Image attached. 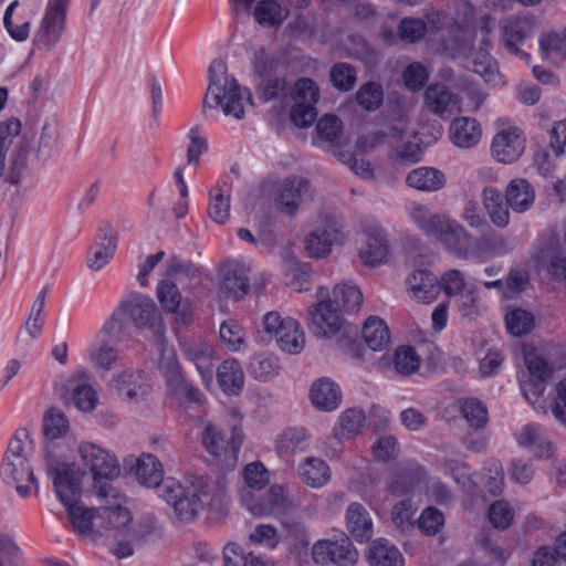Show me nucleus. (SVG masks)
Listing matches in <instances>:
<instances>
[{
	"mask_svg": "<svg viewBox=\"0 0 566 566\" xmlns=\"http://www.w3.org/2000/svg\"><path fill=\"white\" fill-rule=\"evenodd\" d=\"M32 441L30 440L27 430L21 429L17 431L14 437L10 440L6 458L13 459H29Z\"/></svg>",
	"mask_w": 566,
	"mask_h": 566,
	"instance_id": "nucleus-60",
	"label": "nucleus"
},
{
	"mask_svg": "<svg viewBox=\"0 0 566 566\" xmlns=\"http://www.w3.org/2000/svg\"><path fill=\"white\" fill-rule=\"evenodd\" d=\"M209 74L210 84L203 99V107L221 108L226 116L243 118L245 90L228 75L226 63L222 60H214L209 67Z\"/></svg>",
	"mask_w": 566,
	"mask_h": 566,
	"instance_id": "nucleus-4",
	"label": "nucleus"
},
{
	"mask_svg": "<svg viewBox=\"0 0 566 566\" xmlns=\"http://www.w3.org/2000/svg\"><path fill=\"white\" fill-rule=\"evenodd\" d=\"M420 357L411 346H401L396 349L394 357V367L396 371L403 376H409L418 371L420 367Z\"/></svg>",
	"mask_w": 566,
	"mask_h": 566,
	"instance_id": "nucleus-48",
	"label": "nucleus"
},
{
	"mask_svg": "<svg viewBox=\"0 0 566 566\" xmlns=\"http://www.w3.org/2000/svg\"><path fill=\"white\" fill-rule=\"evenodd\" d=\"M482 199L491 221L499 228H505L510 220V206L502 193L495 188H484Z\"/></svg>",
	"mask_w": 566,
	"mask_h": 566,
	"instance_id": "nucleus-31",
	"label": "nucleus"
},
{
	"mask_svg": "<svg viewBox=\"0 0 566 566\" xmlns=\"http://www.w3.org/2000/svg\"><path fill=\"white\" fill-rule=\"evenodd\" d=\"M253 17L261 25L274 27L286 19L287 11L275 0H262L255 6Z\"/></svg>",
	"mask_w": 566,
	"mask_h": 566,
	"instance_id": "nucleus-42",
	"label": "nucleus"
},
{
	"mask_svg": "<svg viewBox=\"0 0 566 566\" xmlns=\"http://www.w3.org/2000/svg\"><path fill=\"white\" fill-rule=\"evenodd\" d=\"M461 413L468 423L475 429L483 428L488 422L486 407L479 399H464L461 403Z\"/></svg>",
	"mask_w": 566,
	"mask_h": 566,
	"instance_id": "nucleus-51",
	"label": "nucleus"
},
{
	"mask_svg": "<svg viewBox=\"0 0 566 566\" xmlns=\"http://www.w3.org/2000/svg\"><path fill=\"white\" fill-rule=\"evenodd\" d=\"M324 289H319V296L323 298L312 306L310 312L311 323L308 325L312 334L318 338L337 337L340 346H352L357 336V327L345 325L339 312H357L363 303L360 290L350 283H343L335 286L333 300L324 298Z\"/></svg>",
	"mask_w": 566,
	"mask_h": 566,
	"instance_id": "nucleus-1",
	"label": "nucleus"
},
{
	"mask_svg": "<svg viewBox=\"0 0 566 566\" xmlns=\"http://www.w3.org/2000/svg\"><path fill=\"white\" fill-rule=\"evenodd\" d=\"M505 324L510 334L520 337L533 331L535 318L534 315L526 310L514 308L506 313Z\"/></svg>",
	"mask_w": 566,
	"mask_h": 566,
	"instance_id": "nucleus-44",
	"label": "nucleus"
},
{
	"mask_svg": "<svg viewBox=\"0 0 566 566\" xmlns=\"http://www.w3.org/2000/svg\"><path fill=\"white\" fill-rule=\"evenodd\" d=\"M340 398L342 395L338 386L329 379H318L312 385L311 400L319 410H335L340 403Z\"/></svg>",
	"mask_w": 566,
	"mask_h": 566,
	"instance_id": "nucleus-27",
	"label": "nucleus"
},
{
	"mask_svg": "<svg viewBox=\"0 0 566 566\" xmlns=\"http://www.w3.org/2000/svg\"><path fill=\"white\" fill-rule=\"evenodd\" d=\"M69 430V421L65 415L57 409H50L43 419V431L49 446L53 451V441L62 438ZM54 454V452H52Z\"/></svg>",
	"mask_w": 566,
	"mask_h": 566,
	"instance_id": "nucleus-41",
	"label": "nucleus"
},
{
	"mask_svg": "<svg viewBox=\"0 0 566 566\" xmlns=\"http://www.w3.org/2000/svg\"><path fill=\"white\" fill-rule=\"evenodd\" d=\"M361 333L367 346L373 350H382L390 340L388 326L376 316H370L365 322Z\"/></svg>",
	"mask_w": 566,
	"mask_h": 566,
	"instance_id": "nucleus-38",
	"label": "nucleus"
},
{
	"mask_svg": "<svg viewBox=\"0 0 566 566\" xmlns=\"http://www.w3.org/2000/svg\"><path fill=\"white\" fill-rule=\"evenodd\" d=\"M249 265L240 262H228L220 270L219 292L226 297L240 300L250 287Z\"/></svg>",
	"mask_w": 566,
	"mask_h": 566,
	"instance_id": "nucleus-15",
	"label": "nucleus"
},
{
	"mask_svg": "<svg viewBox=\"0 0 566 566\" xmlns=\"http://www.w3.org/2000/svg\"><path fill=\"white\" fill-rule=\"evenodd\" d=\"M130 512L119 504L99 507L101 537L105 536L116 543L114 554L119 558L133 554V545L139 542L145 532L130 525Z\"/></svg>",
	"mask_w": 566,
	"mask_h": 566,
	"instance_id": "nucleus-6",
	"label": "nucleus"
},
{
	"mask_svg": "<svg viewBox=\"0 0 566 566\" xmlns=\"http://www.w3.org/2000/svg\"><path fill=\"white\" fill-rule=\"evenodd\" d=\"M72 398L75 407L83 412L94 410L98 401L96 391L85 384L75 386Z\"/></svg>",
	"mask_w": 566,
	"mask_h": 566,
	"instance_id": "nucleus-59",
	"label": "nucleus"
},
{
	"mask_svg": "<svg viewBox=\"0 0 566 566\" xmlns=\"http://www.w3.org/2000/svg\"><path fill=\"white\" fill-rule=\"evenodd\" d=\"M3 474L15 482V490L21 496H28L31 493L29 484H23L24 481L31 483L36 489V479L33 474L28 459H13L6 458L2 465Z\"/></svg>",
	"mask_w": 566,
	"mask_h": 566,
	"instance_id": "nucleus-23",
	"label": "nucleus"
},
{
	"mask_svg": "<svg viewBox=\"0 0 566 566\" xmlns=\"http://www.w3.org/2000/svg\"><path fill=\"white\" fill-rule=\"evenodd\" d=\"M220 338L230 350L237 352L243 344L244 333L240 325L234 321L229 319L220 326Z\"/></svg>",
	"mask_w": 566,
	"mask_h": 566,
	"instance_id": "nucleus-55",
	"label": "nucleus"
},
{
	"mask_svg": "<svg viewBox=\"0 0 566 566\" xmlns=\"http://www.w3.org/2000/svg\"><path fill=\"white\" fill-rule=\"evenodd\" d=\"M182 348L187 359L196 365L202 376L211 374L212 349L209 344L202 340H191L184 343Z\"/></svg>",
	"mask_w": 566,
	"mask_h": 566,
	"instance_id": "nucleus-40",
	"label": "nucleus"
},
{
	"mask_svg": "<svg viewBox=\"0 0 566 566\" xmlns=\"http://www.w3.org/2000/svg\"><path fill=\"white\" fill-rule=\"evenodd\" d=\"M69 2L70 0H54L46 10L41 31L46 36V42L50 45H54L63 32Z\"/></svg>",
	"mask_w": 566,
	"mask_h": 566,
	"instance_id": "nucleus-25",
	"label": "nucleus"
},
{
	"mask_svg": "<svg viewBox=\"0 0 566 566\" xmlns=\"http://www.w3.org/2000/svg\"><path fill=\"white\" fill-rule=\"evenodd\" d=\"M244 481L249 488L261 490L269 483V472L260 462L248 464L243 471Z\"/></svg>",
	"mask_w": 566,
	"mask_h": 566,
	"instance_id": "nucleus-64",
	"label": "nucleus"
},
{
	"mask_svg": "<svg viewBox=\"0 0 566 566\" xmlns=\"http://www.w3.org/2000/svg\"><path fill=\"white\" fill-rule=\"evenodd\" d=\"M74 531L82 537L96 541L101 537L99 507L91 510L80 502L65 506Z\"/></svg>",
	"mask_w": 566,
	"mask_h": 566,
	"instance_id": "nucleus-18",
	"label": "nucleus"
},
{
	"mask_svg": "<svg viewBox=\"0 0 566 566\" xmlns=\"http://www.w3.org/2000/svg\"><path fill=\"white\" fill-rule=\"evenodd\" d=\"M356 102L367 112L377 111L384 102V90L379 83L367 82L356 92Z\"/></svg>",
	"mask_w": 566,
	"mask_h": 566,
	"instance_id": "nucleus-46",
	"label": "nucleus"
},
{
	"mask_svg": "<svg viewBox=\"0 0 566 566\" xmlns=\"http://www.w3.org/2000/svg\"><path fill=\"white\" fill-rule=\"evenodd\" d=\"M365 422V413L360 409L350 408L342 413L334 429L336 438L352 437L359 433Z\"/></svg>",
	"mask_w": 566,
	"mask_h": 566,
	"instance_id": "nucleus-45",
	"label": "nucleus"
},
{
	"mask_svg": "<svg viewBox=\"0 0 566 566\" xmlns=\"http://www.w3.org/2000/svg\"><path fill=\"white\" fill-rule=\"evenodd\" d=\"M473 71L481 75L488 83H495L497 80L499 71L488 49H482L474 53Z\"/></svg>",
	"mask_w": 566,
	"mask_h": 566,
	"instance_id": "nucleus-52",
	"label": "nucleus"
},
{
	"mask_svg": "<svg viewBox=\"0 0 566 566\" xmlns=\"http://www.w3.org/2000/svg\"><path fill=\"white\" fill-rule=\"evenodd\" d=\"M202 494H205L202 479L195 481L167 479L164 481L160 496L174 509L176 522L191 523L203 507Z\"/></svg>",
	"mask_w": 566,
	"mask_h": 566,
	"instance_id": "nucleus-5",
	"label": "nucleus"
},
{
	"mask_svg": "<svg viewBox=\"0 0 566 566\" xmlns=\"http://www.w3.org/2000/svg\"><path fill=\"white\" fill-rule=\"evenodd\" d=\"M243 371L237 360H226L218 368V381L228 395H237L243 386Z\"/></svg>",
	"mask_w": 566,
	"mask_h": 566,
	"instance_id": "nucleus-39",
	"label": "nucleus"
},
{
	"mask_svg": "<svg viewBox=\"0 0 566 566\" xmlns=\"http://www.w3.org/2000/svg\"><path fill=\"white\" fill-rule=\"evenodd\" d=\"M443 524V514L434 507H427L418 518V527L426 535L437 534Z\"/></svg>",
	"mask_w": 566,
	"mask_h": 566,
	"instance_id": "nucleus-57",
	"label": "nucleus"
},
{
	"mask_svg": "<svg viewBox=\"0 0 566 566\" xmlns=\"http://www.w3.org/2000/svg\"><path fill=\"white\" fill-rule=\"evenodd\" d=\"M264 331L273 334L283 352L298 354L305 345V336L298 323L291 318H282L277 312H269L263 319Z\"/></svg>",
	"mask_w": 566,
	"mask_h": 566,
	"instance_id": "nucleus-11",
	"label": "nucleus"
},
{
	"mask_svg": "<svg viewBox=\"0 0 566 566\" xmlns=\"http://www.w3.org/2000/svg\"><path fill=\"white\" fill-rule=\"evenodd\" d=\"M90 360L96 370L108 371L119 360V354L115 347L103 344L90 350Z\"/></svg>",
	"mask_w": 566,
	"mask_h": 566,
	"instance_id": "nucleus-49",
	"label": "nucleus"
},
{
	"mask_svg": "<svg viewBox=\"0 0 566 566\" xmlns=\"http://www.w3.org/2000/svg\"><path fill=\"white\" fill-rule=\"evenodd\" d=\"M217 192L211 197L209 206V217L216 223H224L230 217V199L229 196H224L221 189H217Z\"/></svg>",
	"mask_w": 566,
	"mask_h": 566,
	"instance_id": "nucleus-62",
	"label": "nucleus"
},
{
	"mask_svg": "<svg viewBox=\"0 0 566 566\" xmlns=\"http://www.w3.org/2000/svg\"><path fill=\"white\" fill-rule=\"evenodd\" d=\"M329 78L336 90L348 92L356 84V70L348 63H336L331 69Z\"/></svg>",
	"mask_w": 566,
	"mask_h": 566,
	"instance_id": "nucleus-50",
	"label": "nucleus"
},
{
	"mask_svg": "<svg viewBox=\"0 0 566 566\" xmlns=\"http://www.w3.org/2000/svg\"><path fill=\"white\" fill-rule=\"evenodd\" d=\"M347 532L358 542H366L373 536V521L366 507L357 502L349 504L345 514Z\"/></svg>",
	"mask_w": 566,
	"mask_h": 566,
	"instance_id": "nucleus-21",
	"label": "nucleus"
},
{
	"mask_svg": "<svg viewBox=\"0 0 566 566\" xmlns=\"http://www.w3.org/2000/svg\"><path fill=\"white\" fill-rule=\"evenodd\" d=\"M444 175L432 167H419L411 170L406 182L409 187L420 191H437L444 186Z\"/></svg>",
	"mask_w": 566,
	"mask_h": 566,
	"instance_id": "nucleus-30",
	"label": "nucleus"
},
{
	"mask_svg": "<svg viewBox=\"0 0 566 566\" xmlns=\"http://www.w3.org/2000/svg\"><path fill=\"white\" fill-rule=\"evenodd\" d=\"M46 472L52 478L55 492L64 506L80 502L82 495V472L75 464L61 462L48 446L44 450Z\"/></svg>",
	"mask_w": 566,
	"mask_h": 566,
	"instance_id": "nucleus-8",
	"label": "nucleus"
},
{
	"mask_svg": "<svg viewBox=\"0 0 566 566\" xmlns=\"http://www.w3.org/2000/svg\"><path fill=\"white\" fill-rule=\"evenodd\" d=\"M310 190V181L300 176L285 178L274 188V203L276 210L284 216L294 217Z\"/></svg>",
	"mask_w": 566,
	"mask_h": 566,
	"instance_id": "nucleus-13",
	"label": "nucleus"
},
{
	"mask_svg": "<svg viewBox=\"0 0 566 566\" xmlns=\"http://www.w3.org/2000/svg\"><path fill=\"white\" fill-rule=\"evenodd\" d=\"M407 211L419 230L436 239L450 253L460 259L472 255L473 239L460 223L450 220L443 213L433 212L427 205L419 202H411Z\"/></svg>",
	"mask_w": 566,
	"mask_h": 566,
	"instance_id": "nucleus-2",
	"label": "nucleus"
},
{
	"mask_svg": "<svg viewBox=\"0 0 566 566\" xmlns=\"http://www.w3.org/2000/svg\"><path fill=\"white\" fill-rule=\"evenodd\" d=\"M342 123L336 115H324L316 125V132L322 140L335 143L342 135Z\"/></svg>",
	"mask_w": 566,
	"mask_h": 566,
	"instance_id": "nucleus-54",
	"label": "nucleus"
},
{
	"mask_svg": "<svg viewBox=\"0 0 566 566\" xmlns=\"http://www.w3.org/2000/svg\"><path fill=\"white\" fill-rule=\"evenodd\" d=\"M422 472L417 465H407L397 471L395 480L390 483V492L395 495H402L411 492L421 480Z\"/></svg>",
	"mask_w": 566,
	"mask_h": 566,
	"instance_id": "nucleus-43",
	"label": "nucleus"
},
{
	"mask_svg": "<svg viewBox=\"0 0 566 566\" xmlns=\"http://www.w3.org/2000/svg\"><path fill=\"white\" fill-rule=\"evenodd\" d=\"M312 556L314 562L321 565L333 563L338 566H354L358 559V553L348 537L335 542H316L312 547Z\"/></svg>",
	"mask_w": 566,
	"mask_h": 566,
	"instance_id": "nucleus-14",
	"label": "nucleus"
},
{
	"mask_svg": "<svg viewBox=\"0 0 566 566\" xmlns=\"http://www.w3.org/2000/svg\"><path fill=\"white\" fill-rule=\"evenodd\" d=\"M243 441V434L237 428L223 433L213 424H207L202 432V442L206 450L220 458L227 465L234 467L238 453Z\"/></svg>",
	"mask_w": 566,
	"mask_h": 566,
	"instance_id": "nucleus-10",
	"label": "nucleus"
},
{
	"mask_svg": "<svg viewBox=\"0 0 566 566\" xmlns=\"http://www.w3.org/2000/svg\"><path fill=\"white\" fill-rule=\"evenodd\" d=\"M296 507V502L292 499L287 490L282 485L271 486L268 495V502L253 503L249 510L253 515H268L273 512L287 513Z\"/></svg>",
	"mask_w": 566,
	"mask_h": 566,
	"instance_id": "nucleus-22",
	"label": "nucleus"
},
{
	"mask_svg": "<svg viewBox=\"0 0 566 566\" xmlns=\"http://www.w3.org/2000/svg\"><path fill=\"white\" fill-rule=\"evenodd\" d=\"M389 254L387 239L381 231L375 230L368 233L367 248L360 252V260L366 266H377L385 262Z\"/></svg>",
	"mask_w": 566,
	"mask_h": 566,
	"instance_id": "nucleus-32",
	"label": "nucleus"
},
{
	"mask_svg": "<svg viewBox=\"0 0 566 566\" xmlns=\"http://www.w3.org/2000/svg\"><path fill=\"white\" fill-rule=\"evenodd\" d=\"M158 300L167 312H177L181 300L177 285L168 281L161 282L158 286Z\"/></svg>",
	"mask_w": 566,
	"mask_h": 566,
	"instance_id": "nucleus-61",
	"label": "nucleus"
},
{
	"mask_svg": "<svg viewBox=\"0 0 566 566\" xmlns=\"http://www.w3.org/2000/svg\"><path fill=\"white\" fill-rule=\"evenodd\" d=\"M516 440L520 446L530 448L536 447L537 452L536 455L541 457H551L553 453V446L551 442H543L541 439V434L538 429L533 424H526L522 428V430L516 436Z\"/></svg>",
	"mask_w": 566,
	"mask_h": 566,
	"instance_id": "nucleus-47",
	"label": "nucleus"
},
{
	"mask_svg": "<svg viewBox=\"0 0 566 566\" xmlns=\"http://www.w3.org/2000/svg\"><path fill=\"white\" fill-rule=\"evenodd\" d=\"M427 31L426 22L417 18L402 19L398 27L399 36L411 43L423 38Z\"/></svg>",
	"mask_w": 566,
	"mask_h": 566,
	"instance_id": "nucleus-58",
	"label": "nucleus"
},
{
	"mask_svg": "<svg viewBox=\"0 0 566 566\" xmlns=\"http://www.w3.org/2000/svg\"><path fill=\"white\" fill-rule=\"evenodd\" d=\"M532 33L530 20L521 15H509L499 22L500 43L511 54L530 61V54L521 49V45Z\"/></svg>",
	"mask_w": 566,
	"mask_h": 566,
	"instance_id": "nucleus-12",
	"label": "nucleus"
},
{
	"mask_svg": "<svg viewBox=\"0 0 566 566\" xmlns=\"http://www.w3.org/2000/svg\"><path fill=\"white\" fill-rule=\"evenodd\" d=\"M409 290L413 296L423 303L437 298L440 287L438 279L427 270H417L408 277Z\"/></svg>",
	"mask_w": 566,
	"mask_h": 566,
	"instance_id": "nucleus-28",
	"label": "nucleus"
},
{
	"mask_svg": "<svg viewBox=\"0 0 566 566\" xmlns=\"http://www.w3.org/2000/svg\"><path fill=\"white\" fill-rule=\"evenodd\" d=\"M524 144L525 140L517 128L502 129L494 136L491 151L497 161L510 164L522 156Z\"/></svg>",
	"mask_w": 566,
	"mask_h": 566,
	"instance_id": "nucleus-17",
	"label": "nucleus"
},
{
	"mask_svg": "<svg viewBox=\"0 0 566 566\" xmlns=\"http://www.w3.org/2000/svg\"><path fill=\"white\" fill-rule=\"evenodd\" d=\"M157 345L159 347L158 369L165 377L167 386L170 389H179L184 386V376L178 360L177 352L169 346L164 334H157Z\"/></svg>",
	"mask_w": 566,
	"mask_h": 566,
	"instance_id": "nucleus-19",
	"label": "nucleus"
},
{
	"mask_svg": "<svg viewBox=\"0 0 566 566\" xmlns=\"http://www.w3.org/2000/svg\"><path fill=\"white\" fill-rule=\"evenodd\" d=\"M107 243L96 251L93 258L88 261L87 266L92 271L102 270L114 256L117 249V238L111 234L106 238Z\"/></svg>",
	"mask_w": 566,
	"mask_h": 566,
	"instance_id": "nucleus-63",
	"label": "nucleus"
},
{
	"mask_svg": "<svg viewBox=\"0 0 566 566\" xmlns=\"http://www.w3.org/2000/svg\"><path fill=\"white\" fill-rule=\"evenodd\" d=\"M481 127L476 119L460 117L452 120L450 126L451 142L459 148H471L481 139Z\"/></svg>",
	"mask_w": 566,
	"mask_h": 566,
	"instance_id": "nucleus-24",
	"label": "nucleus"
},
{
	"mask_svg": "<svg viewBox=\"0 0 566 566\" xmlns=\"http://www.w3.org/2000/svg\"><path fill=\"white\" fill-rule=\"evenodd\" d=\"M119 396L130 401L143 399L149 389L147 376L142 370L127 369L113 379Z\"/></svg>",
	"mask_w": 566,
	"mask_h": 566,
	"instance_id": "nucleus-20",
	"label": "nucleus"
},
{
	"mask_svg": "<svg viewBox=\"0 0 566 566\" xmlns=\"http://www.w3.org/2000/svg\"><path fill=\"white\" fill-rule=\"evenodd\" d=\"M514 512L507 502L497 501L489 509V520L497 530H506L513 522Z\"/></svg>",
	"mask_w": 566,
	"mask_h": 566,
	"instance_id": "nucleus-56",
	"label": "nucleus"
},
{
	"mask_svg": "<svg viewBox=\"0 0 566 566\" xmlns=\"http://www.w3.org/2000/svg\"><path fill=\"white\" fill-rule=\"evenodd\" d=\"M31 147L27 139H21L11 153L9 160V170L6 175L4 181L17 186L21 182L23 172L28 168V161Z\"/></svg>",
	"mask_w": 566,
	"mask_h": 566,
	"instance_id": "nucleus-35",
	"label": "nucleus"
},
{
	"mask_svg": "<svg viewBox=\"0 0 566 566\" xmlns=\"http://www.w3.org/2000/svg\"><path fill=\"white\" fill-rule=\"evenodd\" d=\"M300 475L302 481L312 488L323 486L331 478L329 468L326 462L314 457L304 460L300 467Z\"/></svg>",
	"mask_w": 566,
	"mask_h": 566,
	"instance_id": "nucleus-36",
	"label": "nucleus"
},
{
	"mask_svg": "<svg viewBox=\"0 0 566 566\" xmlns=\"http://www.w3.org/2000/svg\"><path fill=\"white\" fill-rule=\"evenodd\" d=\"M338 235V231L332 226L316 228L305 238V250L312 256H325L331 252L332 245L337 242Z\"/></svg>",
	"mask_w": 566,
	"mask_h": 566,
	"instance_id": "nucleus-29",
	"label": "nucleus"
},
{
	"mask_svg": "<svg viewBox=\"0 0 566 566\" xmlns=\"http://www.w3.org/2000/svg\"><path fill=\"white\" fill-rule=\"evenodd\" d=\"M292 101L290 118L297 127H310L317 118L316 104L319 90L316 83L307 77L297 80L290 91Z\"/></svg>",
	"mask_w": 566,
	"mask_h": 566,
	"instance_id": "nucleus-9",
	"label": "nucleus"
},
{
	"mask_svg": "<svg viewBox=\"0 0 566 566\" xmlns=\"http://www.w3.org/2000/svg\"><path fill=\"white\" fill-rule=\"evenodd\" d=\"M129 324L136 328H147L156 334H164L160 314L155 302L142 293L132 292L124 297L104 324L102 332L118 337L125 333Z\"/></svg>",
	"mask_w": 566,
	"mask_h": 566,
	"instance_id": "nucleus-3",
	"label": "nucleus"
},
{
	"mask_svg": "<svg viewBox=\"0 0 566 566\" xmlns=\"http://www.w3.org/2000/svg\"><path fill=\"white\" fill-rule=\"evenodd\" d=\"M135 475L147 488H156L164 481L161 463L153 454H144L137 460Z\"/></svg>",
	"mask_w": 566,
	"mask_h": 566,
	"instance_id": "nucleus-34",
	"label": "nucleus"
},
{
	"mask_svg": "<svg viewBox=\"0 0 566 566\" xmlns=\"http://www.w3.org/2000/svg\"><path fill=\"white\" fill-rule=\"evenodd\" d=\"M223 566H274L263 556L250 552L244 554L242 547L235 543H228L223 547Z\"/></svg>",
	"mask_w": 566,
	"mask_h": 566,
	"instance_id": "nucleus-37",
	"label": "nucleus"
},
{
	"mask_svg": "<svg viewBox=\"0 0 566 566\" xmlns=\"http://www.w3.org/2000/svg\"><path fill=\"white\" fill-rule=\"evenodd\" d=\"M505 199L513 211L524 212L534 202V191L525 179H515L509 184Z\"/></svg>",
	"mask_w": 566,
	"mask_h": 566,
	"instance_id": "nucleus-33",
	"label": "nucleus"
},
{
	"mask_svg": "<svg viewBox=\"0 0 566 566\" xmlns=\"http://www.w3.org/2000/svg\"><path fill=\"white\" fill-rule=\"evenodd\" d=\"M415 509L410 500L398 502L391 511V520L397 528L407 532L413 527Z\"/></svg>",
	"mask_w": 566,
	"mask_h": 566,
	"instance_id": "nucleus-53",
	"label": "nucleus"
},
{
	"mask_svg": "<svg viewBox=\"0 0 566 566\" xmlns=\"http://www.w3.org/2000/svg\"><path fill=\"white\" fill-rule=\"evenodd\" d=\"M81 461L90 469L94 479V489L101 497L113 496V488L108 482L102 480H114L120 474V467L117 459L101 447L83 442L78 446Z\"/></svg>",
	"mask_w": 566,
	"mask_h": 566,
	"instance_id": "nucleus-7",
	"label": "nucleus"
},
{
	"mask_svg": "<svg viewBox=\"0 0 566 566\" xmlns=\"http://www.w3.org/2000/svg\"><path fill=\"white\" fill-rule=\"evenodd\" d=\"M366 558L370 566H403L400 551L385 538H378L369 545Z\"/></svg>",
	"mask_w": 566,
	"mask_h": 566,
	"instance_id": "nucleus-26",
	"label": "nucleus"
},
{
	"mask_svg": "<svg viewBox=\"0 0 566 566\" xmlns=\"http://www.w3.org/2000/svg\"><path fill=\"white\" fill-rule=\"evenodd\" d=\"M423 102L430 113L442 118L460 112V97L441 83L430 84L426 88Z\"/></svg>",
	"mask_w": 566,
	"mask_h": 566,
	"instance_id": "nucleus-16",
	"label": "nucleus"
}]
</instances>
